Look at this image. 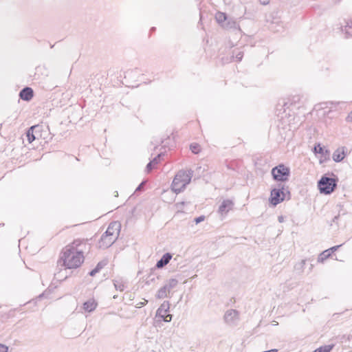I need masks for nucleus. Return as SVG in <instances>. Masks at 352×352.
<instances>
[{
	"label": "nucleus",
	"mask_w": 352,
	"mask_h": 352,
	"mask_svg": "<svg viewBox=\"0 0 352 352\" xmlns=\"http://www.w3.org/2000/svg\"><path fill=\"white\" fill-rule=\"evenodd\" d=\"M54 277L58 280H63L67 277V270H60L59 272L54 274Z\"/></svg>",
	"instance_id": "412c9836"
},
{
	"label": "nucleus",
	"mask_w": 352,
	"mask_h": 352,
	"mask_svg": "<svg viewBox=\"0 0 352 352\" xmlns=\"http://www.w3.org/2000/svg\"><path fill=\"white\" fill-rule=\"evenodd\" d=\"M299 101L300 97L298 96H294L288 99V102L285 103V106H287L288 104H289V105H295L297 102H299Z\"/></svg>",
	"instance_id": "a878e982"
},
{
	"label": "nucleus",
	"mask_w": 352,
	"mask_h": 352,
	"mask_svg": "<svg viewBox=\"0 0 352 352\" xmlns=\"http://www.w3.org/2000/svg\"><path fill=\"white\" fill-rule=\"evenodd\" d=\"M342 245H335V246H333L330 248H329L328 250H329V252H331V254H332L333 252H334L335 251H336L340 247H341Z\"/></svg>",
	"instance_id": "f704fd0d"
},
{
	"label": "nucleus",
	"mask_w": 352,
	"mask_h": 352,
	"mask_svg": "<svg viewBox=\"0 0 352 352\" xmlns=\"http://www.w3.org/2000/svg\"><path fill=\"white\" fill-rule=\"evenodd\" d=\"M107 264V261H100L97 265L96 266V269H98V271L100 272L106 265Z\"/></svg>",
	"instance_id": "c756f323"
},
{
	"label": "nucleus",
	"mask_w": 352,
	"mask_h": 352,
	"mask_svg": "<svg viewBox=\"0 0 352 352\" xmlns=\"http://www.w3.org/2000/svg\"><path fill=\"white\" fill-rule=\"evenodd\" d=\"M88 239H75L72 243L67 245L61 253L60 258L63 262L64 270L79 267L84 261V253L89 252L91 244Z\"/></svg>",
	"instance_id": "f257e3e1"
},
{
	"label": "nucleus",
	"mask_w": 352,
	"mask_h": 352,
	"mask_svg": "<svg viewBox=\"0 0 352 352\" xmlns=\"http://www.w3.org/2000/svg\"><path fill=\"white\" fill-rule=\"evenodd\" d=\"M155 29V28H152L151 30L154 31Z\"/></svg>",
	"instance_id": "a18cd8bd"
},
{
	"label": "nucleus",
	"mask_w": 352,
	"mask_h": 352,
	"mask_svg": "<svg viewBox=\"0 0 352 352\" xmlns=\"http://www.w3.org/2000/svg\"><path fill=\"white\" fill-rule=\"evenodd\" d=\"M204 219H205V216L201 215L198 217H196L195 219V222L196 223V224H198V223H201V221H204Z\"/></svg>",
	"instance_id": "473e14b6"
},
{
	"label": "nucleus",
	"mask_w": 352,
	"mask_h": 352,
	"mask_svg": "<svg viewBox=\"0 0 352 352\" xmlns=\"http://www.w3.org/2000/svg\"><path fill=\"white\" fill-rule=\"evenodd\" d=\"M170 308V304L168 301H164L160 307L157 309L155 314V318H158L159 321L163 320L168 322L172 320L171 314H166Z\"/></svg>",
	"instance_id": "423d86ee"
},
{
	"label": "nucleus",
	"mask_w": 352,
	"mask_h": 352,
	"mask_svg": "<svg viewBox=\"0 0 352 352\" xmlns=\"http://www.w3.org/2000/svg\"><path fill=\"white\" fill-rule=\"evenodd\" d=\"M116 241V238L103 234L98 242V246L102 249H107L110 247Z\"/></svg>",
	"instance_id": "9b49d317"
},
{
	"label": "nucleus",
	"mask_w": 352,
	"mask_h": 352,
	"mask_svg": "<svg viewBox=\"0 0 352 352\" xmlns=\"http://www.w3.org/2000/svg\"><path fill=\"white\" fill-rule=\"evenodd\" d=\"M346 121L352 122V111L349 113V114L346 117Z\"/></svg>",
	"instance_id": "4c0bfd02"
},
{
	"label": "nucleus",
	"mask_w": 352,
	"mask_h": 352,
	"mask_svg": "<svg viewBox=\"0 0 352 352\" xmlns=\"http://www.w3.org/2000/svg\"><path fill=\"white\" fill-rule=\"evenodd\" d=\"M170 292V291L166 288L165 285L161 287L156 294V298L159 299L164 298L167 297V294Z\"/></svg>",
	"instance_id": "aec40b11"
},
{
	"label": "nucleus",
	"mask_w": 352,
	"mask_h": 352,
	"mask_svg": "<svg viewBox=\"0 0 352 352\" xmlns=\"http://www.w3.org/2000/svg\"><path fill=\"white\" fill-rule=\"evenodd\" d=\"M215 19L218 23L221 24V25L228 21V16L227 15L221 12H217L215 15Z\"/></svg>",
	"instance_id": "6ab92c4d"
},
{
	"label": "nucleus",
	"mask_w": 352,
	"mask_h": 352,
	"mask_svg": "<svg viewBox=\"0 0 352 352\" xmlns=\"http://www.w3.org/2000/svg\"><path fill=\"white\" fill-rule=\"evenodd\" d=\"M120 223L118 221L111 222L109 225L104 234L117 239L120 233Z\"/></svg>",
	"instance_id": "1a4fd4ad"
},
{
	"label": "nucleus",
	"mask_w": 352,
	"mask_h": 352,
	"mask_svg": "<svg viewBox=\"0 0 352 352\" xmlns=\"http://www.w3.org/2000/svg\"><path fill=\"white\" fill-rule=\"evenodd\" d=\"M333 344L322 346L314 350L313 352H330L333 349Z\"/></svg>",
	"instance_id": "393cba45"
},
{
	"label": "nucleus",
	"mask_w": 352,
	"mask_h": 352,
	"mask_svg": "<svg viewBox=\"0 0 352 352\" xmlns=\"http://www.w3.org/2000/svg\"><path fill=\"white\" fill-rule=\"evenodd\" d=\"M184 202H183V201H182V202H180V203H177V208H181L180 206H182V205H184Z\"/></svg>",
	"instance_id": "79ce46f5"
},
{
	"label": "nucleus",
	"mask_w": 352,
	"mask_h": 352,
	"mask_svg": "<svg viewBox=\"0 0 352 352\" xmlns=\"http://www.w3.org/2000/svg\"><path fill=\"white\" fill-rule=\"evenodd\" d=\"M234 206V202L230 199H225L222 201L219 207L218 212L223 217L227 214V213L232 209Z\"/></svg>",
	"instance_id": "f8f14e48"
},
{
	"label": "nucleus",
	"mask_w": 352,
	"mask_h": 352,
	"mask_svg": "<svg viewBox=\"0 0 352 352\" xmlns=\"http://www.w3.org/2000/svg\"><path fill=\"white\" fill-rule=\"evenodd\" d=\"M8 347L3 344H0V352H8Z\"/></svg>",
	"instance_id": "72a5a7b5"
},
{
	"label": "nucleus",
	"mask_w": 352,
	"mask_h": 352,
	"mask_svg": "<svg viewBox=\"0 0 352 352\" xmlns=\"http://www.w3.org/2000/svg\"><path fill=\"white\" fill-rule=\"evenodd\" d=\"M41 126L39 125H34L28 129L26 132V136L29 143H32L34 140L38 138Z\"/></svg>",
	"instance_id": "9d476101"
},
{
	"label": "nucleus",
	"mask_w": 352,
	"mask_h": 352,
	"mask_svg": "<svg viewBox=\"0 0 352 352\" xmlns=\"http://www.w3.org/2000/svg\"><path fill=\"white\" fill-rule=\"evenodd\" d=\"M278 220L280 223H283L284 221V217L283 216H279Z\"/></svg>",
	"instance_id": "ea45409f"
},
{
	"label": "nucleus",
	"mask_w": 352,
	"mask_h": 352,
	"mask_svg": "<svg viewBox=\"0 0 352 352\" xmlns=\"http://www.w3.org/2000/svg\"><path fill=\"white\" fill-rule=\"evenodd\" d=\"M331 252L329 250H326L320 253L318 257V262L322 263L324 260L328 258L331 256Z\"/></svg>",
	"instance_id": "4be33fe9"
},
{
	"label": "nucleus",
	"mask_w": 352,
	"mask_h": 352,
	"mask_svg": "<svg viewBox=\"0 0 352 352\" xmlns=\"http://www.w3.org/2000/svg\"><path fill=\"white\" fill-rule=\"evenodd\" d=\"M305 262V260H302L300 263H297L294 267L295 270H299L300 272H302Z\"/></svg>",
	"instance_id": "cd10ccee"
},
{
	"label": "nucleus",
	"mask_w": 352,
	"mask_h": 352,
	"mask_svg": "<svg viewBox=\"0 0 352 352\" xmlns=\"http://www.w3.org/2000/svg\"><path fill=\"white\" fill-rule=\"evenodd\" d=\"M290 173V168L283 164H280L274 166L271 170L273 179L278 182H285L288 181Z\"/></svg>",
	"instance_id": "20e7f679"
},
{
	"label": "nucleus",
	"mask_w": 352,
	"mask_h": 352,
	"mask_svg": "<svg viewBox=\"0 0 352 352\" xmlns=\"http://www.w3.org/2000/svg\"><path fill=\"white\" fill-rule=\"evenodd\" d=\"M289 194L284 184H278L277 188H274L271 190L270 201L274 206H277L278 204L284 201L285 198V193Z\"/></svg>",
	"instance_id": "39448f33"
},
{
	"label": "nucleus",
	"mask_w": 352,
	"mask_h": 352,
	"mask_svg": "<svg viewBox=\"0 0 352 352\" xmlns=\"http://www.w3.org/2000/svg\"><path fill=\"white\" fill-rule=\"evenodd\" d=\"M178 284V280L175 278H170L168 280L167 283L165 285L166 288L170 291L172 289L176 287Z\"/></svg>",
	"instance_id": "b1692460"
},
{
	"label": "nucleus",
	"mask_w": 352,
	"mask_h": 352,
	"mask_svg": "<svg viewBox=\"0 0 352 352\" xmlns=\"http://www.w3.org/2000/svg\"><path fill=\"white\" fill-rule=\"evenodd\" d=\"M337 182V179L324 175L318 182V186L321 193L329 195L336 188Z\"/></svg>",
	"instance_id": "7ed1b4c3"
},
{
	"label": "nucleus",
	"mask_w": 352,
	"mask_h": 352,
	"mask_svg": "<svg viewBox=\"0 0 352 352\" xmlns=\"http://www.w3.org/2000/svg\"><path fill=\"white\" fill-rule=\"evenodd\" d=\"M232 58L233 60H236L237 62L241 61L243 57V51L241 50L236 48L232 50Z\"/></svg>",
	"instance_id": "a211bd4d"
},
{
	"label": "nucleus",
	"mask_w": 352,
	"mask_h": 352,
	"mask_svg": "<svg viewBox=\"0 0 352 352\" xmlns=\"http://www.w3.org/2000/svg\"><path fill=\"white\" fill-rule=\"evenodd\" d=\"M338 218L339 215L334 217V218L333 219V222L337 223V220L338 219Z\"/></svg>",
	"instance_id": "a19ab883"
},
{
	"label": "nucleus",
	"mask_w": 352,
	"mask_h": 352,
	"mask_svg": "<svg viewBox=\"0 0 352 352\" xmlns=\"http://www.w3.org/2000/svg\"><path fill=\"white\" fill-rule=\"evenodd\" d=\"M155 168V165L153 164V162H149L146 167V171L150 172Z\"/></svg>",
	"instance_id": "2f4dec72"
},
{
	"label": "nucleus",
	"mask_w": 352,
	"mask_h": 352,
	"mask_svg": "<svg viewBox=\"0 0 352 352\" xmlns=\"http://www.w3.org/2000/svg\"><path fill=\"white\" fill-rule=\"evenodd\" d=\"M342 32L345 34L346 38L352 37V20L346 22V24L342 28Z\"/></svg>",
	"instance_id": "f3484780"
},
{
	"label": "nucleus",
	"mask_w": 352,
	"mask_h": 352,
	"mask_svg": "<svg viewBox=\"0 0 352 352\" xmlns=\"http://www.w3.org/2000/svg\"><path fill=\"white\" fill-rule=\"evenodd\" d=\"M193 175V170H181L175 176L171 184V189L175 193L178 194L183 191L186 186L190 182Z\"/></svg>",
	"instance_id": "f03ea898"
},
{
	"label": "nucleus",
	"mask_w": 352,
	"mask_h": 352,
	"mask_svg": "<svg viewBox=\"0 0 352 352\" xmlns=\"http://www.w3.org/2000/svg\"><path fill=\"white\" fill-rule=\"evenodd\" d=\"M313 266H314V265H313L312 264H311V265H310V270H312Z\"/></svg>",
	"instance_id": "c03bdc74"
},
{
	"label": "nucleus",
	"mask_w": 352,
	"mask_h": 352,
	"mask_svg": "<svg viewBox=\"0 0 352 352\" xmlns=\"http://www.w3.org/2000/svg\"><path fill=\"white\" fill-rule=\"evenodd\" d=\"M99 272L98 271V269H93L89 273V274L91 276H95L97 273H98Z\"/></svg>",
	"instance_id": "c9c22d12"
},
{
	"label": "nucleus",
	"mask_w": 352,
	"mask_h": 352,
	"mask_svg": "<svg viewBox=\"0 0 352 352\" xmlns=\"http://www.w3.org/2000/svg\"><path fill=\"white\" fill-rule=\"evenodd\" d=\"M347 148L346 147H339L333 153L332 158L336 162H341L346 155Z\"/></svg>",
	"instance_id": "ddd939ff"
},
{
	"label": "nucleus",
	"mask_w": 352,
	"mask_h": 352,
	"mask_svg": "<svg viewBox=\"0 0 352 352\" xmlns=\"http://www.w3.org/2000/svg\"><path fill=\"white\" fill-rule=\"evenodd\" d=\"M164 155L162 153L158 154L157 156H155L151 162H153V164L155 166L157 165L160 161L162 156Z\"/></svg>",
	"instance_id": "7c9ffc66"
},
{
	"label": "nucleus",
	"mask_w": 352,
	"mask_h": 352,
	"mask_svg": "<svg viewBox=\"0 0 352 352\" xmlns=\"http://www.w3.org/2000/svg\"><path fill=\"white\" fill-rule=\"evenodd\" d=\"M140 306H144V305H145V302H141L140 303Z\"/></svg>",
	"instance_id": "37998d69"
},
{
	"label": "nucleus",
	"mask_w": 352,
	"mask_h": 352,
	"mask_svg": "<svg viewBox=\"0 0 352 352\" xmlns=\"http://www.w3.org/2000/svg\"><path fill=\"white\" fill-rule=\"evenodd\" d=\"M262 5H267L270 3V0H259Z\"/></svg>",
	"instance_id": "58836bf2"
},
{
	"label": "nucleus",
	"mask_w": 352,
	"mask_h": 352,
	"mask_svg": "<svg viewBox=\"0 0 352 352\" xmlns=\"http://www.w3.org/2000/svg\"><path fill=\"white\" fill-rule=\"evenodd\" d=\"M314 153L317 154H321L322 155H326L329 154V151L327 150L324 151V148L320 146V144H318L317 145H315L314 148Z\"/></svg>",
	"instance_id": "5701e85b"
},
{
	"label": "nucleus",
	"mask_w": 352,
	"mask_h": 352,
	"mask_svg": "<svg viewBox=\"0 0 352 352\" xmlns=\"http://www.w3.org/2000/svg\"><path fill=\"white\" fill-rule=\"evenodd\" d=\"M144 182H142L136 188L135 191H139V190H142V189L143 188V186H144Z\"/></svg>",
	"instance_id": "e433bc0d"
},
{
	"label": "nucleus",
	"mask_w": 352,
	"mask_h": 352,
	"mask_svg": "<svg viewBox=\"0 0 352 352\" xmlns=\"http://www.w3.org/2000/svg\"><path fill=\"white\" fill-rule=\"evenodd\" d=\"M173 256L170 253L167 252L165 253L162 257L157 262L155 267L151 270V273L148 276V278H150L151 281L155 280V272L156 269H161L166 266L171 260Z\"/></svg>",
	"instance_id": "0eeeda50"
},
{
	"label": "nucleus",
	"mask_w": 352,
	"mask_h": 352,
	"mask_svg": "<svg viewBox=\"0 0 352 352\" xmlns=\"http://www.w3.org/2000/svg\"><path fill=\"white\" fill-rule=\"evenodd\" d=\"M97 305L94 299H89L83 303L82 309L85 311L91 312L96 309Z\"/></svg>",
	"instance_id": "2eb2a0df"
},
{
	"label": "nucleus",
	"mask_w": 352,
	"mask_h": 352,
	"mask_svg": "<svg viewBox=\"0 0 352 352\" xmlns=\"http://www.w3.org/2000/svg\"><path fill=\"white\" fill-rule=\"evenodd\" d=\"M190 151L195 154H197L200 151V146L197 143L191 144L190 146Z\"/></svg>",
	"instance_id": "bb28decb"
},
{
	"label": "nucleus",
	"mask_w": 352,
	"mask_h": 352,
	"mask_svg": "<svg viewBox=\"0 0 352 352\" xmlns=\"http://www.w3.org/2000/svg\"><path fill=\"white\" fill-rule=\"evenodd\" d=\"M114 286L117 290H119L120 292L123 291L125 288L124 285L122 283L119 282L118 280H116L114 282Z\"/></svg>",
	"instance_id": "c85d7f7f"
},
{
	"label": "nucleus",
	"mask_w": 352,
	"mask_h": 352,
	"mask_svg": "<svg viewBox=\"0 0 352 352\" xmlns=\"http://www.w3.org/2000/svg\"><path fill=\"white\" fill-rule=\"evenodd\" d=\"M224 320L229 325H236L239 320V313L235 309L228 310L224 315Z\"/></svg>",
	"instance_id": "6e6552de"
},
{
	"label": "nucleus",
	"mask_w": 352,
	"mask_h": 352,
	"mask_svg": "<svg viewBox=\"0 0 352 352\" xmlns=\"http://www.w3.org/2000/svg\"><path fill=\"white\" fill-rule=\"evenodd\" d=\"M34 96V91L31 87H25L19 92V97L24 101H30Z\"/></svg>",
	"instance_id": "4468645a"
},
{
	"label": "nucleus",
	"mask_w": 352,
	"mask_h": 352,
	"mask_svg": "<svg viewBox=\"0 0 352 352\" xmlns=\"http://www.w3.org/2000/svg\"><path fill=\"white\" fill-rule=\"evenodd\" d=\"M222 27L226 29H233L239 32L241 31L239 25L232 19L228 18V21L222 25Z\"/></svg>",
	"instance_id": "dca6fc26"
}]
</instances>
